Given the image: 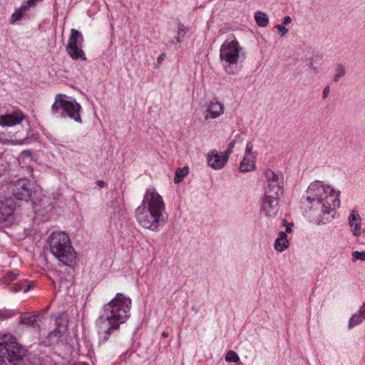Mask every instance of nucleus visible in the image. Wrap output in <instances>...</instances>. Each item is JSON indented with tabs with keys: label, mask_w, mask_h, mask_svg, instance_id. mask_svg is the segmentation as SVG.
<instances>
[{
	"label": "nucleus",
	"mask_w": 365,
	"mask_h": 365,
	"mask_svg": "<svg viewBox=\"0 0 365 365\" xmlns=\"http://www.w3.org/2000/svg\"><path fill=\"white\" fill-rule=\"evenodd\" d=\"M275 27L278 30L279 34L280 35L281 37H284V36H286L289 31V30L284 25L282 24H277L276 25Z\"/></svg>",
	"instance_id": "27"
},
{
	"label": "nucleus",
	"mask_w": 365,
	"mask_h": 365,
	"mask_svg": "<svg viewBox=\"0 0 365 365\" xmlns=\"http://www.w3.org/2000/svg\"><path fill=\"white\" fill-rule=\"evenodd\" d=\"M28 10L29 9H27L26 6L23 3L21 6L19 8H16L14 12L11 14L10 23L13 24L17 21L21 20Z\"/></svg>",
	"instance_id": "17"
},
{
	"label": "nucleus",
	"mask_w": 365,
	"mask_h": 365,
	"mask_svg": "<svg viewBox=\"0 0 365 365\" xmlns=\"http://www.w3.org/2000/svg\"><path fill=\"white\" fill-rule=\"evenodd\" d=\"M37 315L23 314L20 317L21 324L31 326L36 321Z\"/></svg>",
	"instance_id": "20"
},
{
	"label": "nucleus",
	"mask_w": 365,
	"mask_h": 365,
	"mask_svg": "<svg viewBox=\"0 0 365 365\" xmlns=\"http://www.w3.org/2000/svg\"><path fill=\"white\" fill-rule=\"evenodd\" d=\"M225 360L227 362H237L239 361V356L235 351L230 350L227 353Z\"/></svg>",
	"instance_id": "24"
},
{
	"label": "nucleus",
	"mask_w": 365,
	"mask_h": 365,
	"mask_svg": "<svg viewBox=\"0 0 365 365\" xmlns=\"http://www.w3.org/2000/svg\"><path fill=\"white\" fill-rule=\"evenodd\" d=\"M187 174L188 170L187 168H178L175 171L174 182L175 183L180 182Z\"/></svg>",
	"instance_id": "21"
},
{
	"label": "nucleus",
	"mask_w": 365,
	"mask_h": 365,
	"mask_svg": "<svg viewBox=\"0 0 365 365\" xmlns=\"http://www.w3.org/2000/svg\"><path fill=\"white\" fill-rule=\"evenodd\" d=\"M131 299L121 293L103 305V314L96 319V327L101 342L106 341L112 331L118 329L120 325L130 316Z\"/></svg>",
	"instance_id": "1"
},
{
	"label": "nucleus",
	"mask_w": 365,
	"mask_h": 365,
	"mask_svg": "<svg viewBox=\"0 0 365 365\" xmlns=\"http://www.w3.org/2000/svg\"><path fill=\"white\" fill-rule=\"evenodd\" d=\"M240 50L239 43L235 38L230 41H226L220 47V60L228 65L237 63Z\"/></svg>",
	"instance_id": "9"
},
{
	"label": "nucleus",
	"mask_w": 365,
	"mask_h": 365,
	"mask_svg": "<svg viewBox=\"0 0 365 365\" xmlns=\"http://www.w3.org/2000/svg\"><path fill=\"white\" fill-rule=\"evenodd\" d=\"M26 354V350L20 345L16 339L9 334L3 336L0 342V356L10 363L16 364Z\"/></svg>",
	"instance_id": "7"
},
{
	"label": "nucleus",
	"mask_w": 365,
	"mask_h": 365,
	"mask_svg": "<svg viewBox=\"0 0 365 365\" xmlns=\"http://www.w3.org/2000/svg\"><path fill=\"white\" fill-rule=\"evenodd\" d=\"M228 156L226 154H219L215 152H211L207 155L208 165L215 170L221 169L227 161Z\"/></svg>",
	"instance_id": "13"
},
{
	"label": "nucleus",
	"mask_w": 365,
	"mask_h": 365,
	"mask_svg": "<svg viewBox=\"0 0 365 365\" xmlns=\"http://www.w3.org/2000/svg\"><path fill=\"white\" fill-rule=\"evenodd\" d=\"M165 203L154 188L147 189L140 206L135 210L138 222L145 229L158 232L167 220L165 217Z\"/></svg>",
	"instance_id": "2"
},
{
	"label": "nucleus",
	"mask_w": 365,
	"mask_h": 365,
	"mask_svg": "<svg viewBox=\"0 0 365 365\" xmlns=\"http://www.w3.org/2000/svg\"><path fill=\"white\" fill-rule=\"evenodd\" d=\"M81 106L75 99H71L62 93L56 96L55 102L52 105V110L54 113L61 112L63 115L68 116L78 123L81 122Z\"/></svg>",
	"instance_id": "6"
},
{
	"label": "nucleus",
	"mask_w": 365,
	"mask_h": 365,
	"mask_svg": "<svg viewBox=\"0 0 365 365\" xmlns=\"http://www.w3.org/2000/svg\"><path fill=\"white\" fill-rule=\"evenodd\" d=\"M51 253L65 265H70L76 259V252L73 248L68 234L63 231L51 232L47 240Z\"/></svg>",
	"instance_id": "5"
},
{
	"label": "nucleus",
	"mask_w": 365,
	"mask_h": 365,
	"mask_svg": "<svg viewBox=\"0 0 365 365\" xmlns=\"http://www.w3.org/2000/svg\"><path fill=\"white\" fill-rule=\"evenodd\" d=\"M96 183L101 187H103L104 186V182L102 180H97Z\"/></svg>",
	"instance_id": "38"
},
{
	"label": "nucleus",
	"mask_w": 365,
	"mask_h": 365,
	"mask_svg": "<svg viewBox=\"0 0 365 365\" xmlns=\"http://www.w3.org/2000/svg\"><path fill=\"white\" fill-rule=\"evenodd\" d=\"M346 73L345 68L343 65L339 64L335 69V74L334 76V81L337 82L339 79L344 76Z\"/></svg>",
	"instance_id": "22"
},
{
	"label": "nucleus",
	"mask_w": 365,
	"mask_h": 365,
	"mask_svg": "<svg viewBox=\"0 0 365 365\" xmlns=\"http://www.w3.org/2000/svg\"><path fill=\"white\" fill-rule=\"evenodd\" d=\"M255 19L257 24L260 27H266L269 23V17L265 13L257 11L255 14Z\"/></svg>",
	"instance_id": "18"
},
{
	"label": "nucleus",
	"mask_w": 365,
	"mask_h": 365,
	"mask_svg": "<svg viewBox=\"0 0 365 365\" xmlns=\"http://www.w3.org/2000/svg\"><path fill=\"white\" fill-rule=\"evenodd\" d=\"M289 246V241L286 232H279L278 237L274 242V248L279 251L282 252L286 250Z\"/></svg>",
	"instance_id": "15"
},
{
	"label": "nucleus",
	"mask_w": 365,
	"mask_h": 365,
	"mask_svg": "<svg viewBox=\"0 0 365 365\" xmlns=\"http://www.w3.org/2000/svg\"><path fill=\"white\" fill-rule=\"evenodd\" d=\"M360 316L362 321L365 320V304H364L359 309V312L356 313Z\"/></svg>",
	"instance_id": "31"
},
{
	"label": "nucleus",
	"mask_w": 365,
	"mask_h": 365,
	"mask_svg": "<svg viewBox=\"0 0 365 365\" xmlns=\"http://www.w3.org/2000/svg\"><path fill=\"white\" fill-rule=\"evenodd\" d=\"M24 287L21 284H15L13 287H11V289L14 292H17L21 290L24 291Z\"/></svg>",
	"instance_id": "32"
},
{
	"label": "nucleus",
	"mask_w": 365,
	"mask_h": 365,
	"mask_svg": "<svg viewBox=\"0 0 365 365\" xmlns=\"http://www.w3.org/2000/svg\"><path fill=\"white\" fill-rule=\"evenodd\" d=\"M267 187L264 191L262 208L268 217L274 216L279 210V202L283 195V178L272 170L264 171Z\"/></svg>",
	"instance_id": "4"
},
{
	"label": "nucleus",
	"mask_w": 365,
	"mask_h": 365,
	"mask_svg": "<svg viewBox=\"0 0 365 365\" xmlns=\"http://www.w3.org/2000/svg\"><path fill=\"white\" fill-rule=\"evenodd\" d=\"M351 255H352V260L354 262H356L357 260L365 261V251H362V252L354 251L352 252Z\"/></svg>",
	"instance_id": "25"
},
{
	"label": "nucleus",
	"mask_w": 365,
	"mask_h": 365,
	"mask_svg": "<svg viewBox=\"0 0 365 365\" xmlns=\"http://www.w3.org/2000/svg\"><path fill=\"white\" fill-rule=\"evenodd\" d=\"M162 335H163L164 337L168 336V334H167L166 333H165V332H163V333L162 334Z\"/></svg>",
	"instance_id": "39"
},
{
	"label": "nucleus",
	"mask_w": 365,
	"mask_h": 365,
	"mask_svg": "<svg viewBox=\"0 0 365 365\" xmlns=\"http://www.w3.org/2000/svg\"><path fill=\"white\" fill-rule=\"evenodd\" d=\"M250 151V149L249 146L247 145V148H246V156L244 158V159L242 160V161L240 163V170L242 173L250 171L251 165L250 163V160L248 158Z\"/></svg>",
	"instance_id": "19"
},
{
	"label": "nucleus",
	"mask_w": 365,
	"mask_h": 365,
	"mask_svg": "<svg viewBox=\"0 0 365 365\" xmlns=\"http://www.w3.org/2000/svg\"><path fill=\"white\" fill-rule=\"evenodd\" d=\"M33 288V285L31 284H27L26 287H24V292H29L30 289H31Z\"/></svg>",
	"instance_id": "35"
},
{
	"label": "nucleus",
	"mask_w": 365,
	"mask_h": 365,
	"mask_svg": "<svg viewBox=\"0 0 365 365\" xmlns=\"http://www.w3.org/2000/svg\"><path fill=\"white\" fill-rule=\"evenodd\" d=\"M82 34L78 30L72 29L66 46V52L72 59L86 61V54L82 50Z\"/></svg>",
	"instance_id": "8"
},
{
	"label": "nucleus",
	"mask_w": 365,
	"mask_h": 365,
	"mask_svg": "<svg viewBox=\"0 0 365 365\" xmlns=\"http://www.w3.org/2000/svg\"><path fill=\"white\" fill-rule=\"evenodd\" d=\"M282 224L284 226L286 227V230H285V232H286V235H287V233H290L292 232V228L293 227V224L292 223H287V220H284L282 221Z\"/></svg>",
	"instance_id": "30"
},
{
	"label": "nucleus",
	"mask_w": 365,
	"mask_h": 365,
	"mask_svg": "<svg viewBox=\"0 0 365 365\" xmlns=\"http://www.w3.org/2000/svg\"><path fill=\"white\" fill-rule=\"evenodd\" d=\"M234 144H235V143H234V142H231V143L229 144V145H228V147H227V150H226V153H225L227 155V154H229V153H230L232 152V148H233V147H234Z\"/></svg>",
	"instance_id": "33"
},
{
	"label": "nucleus",
	"mask_w": 365,
	"mask_h": 365,
	"mask_svg": "<svg viewBox=\"0 0 365 365\" xmlns=\"http://www.w3.org/2000/svg\"><path fill=\"white\" fill-rule=\"evenodd\" d=\"M224 112L223 105L217 101H211L206 110L205 118H216Z\"/></svg>",
	"instance_id": "14"
},
{
	"label": "nucleus",
	"mask_w": 365,
	"mask_h": 365,
	"mask_svg": "<svg viewBox=\"0 0 365 365\" xmlns=\"http://www.w3.org/2000/svg\"><path fill=\"white\" fill-rule=\"evenodd\" d=\"M15 210V205L12 200H0V224L8 220Z\"/></svg>",
	"instance_id": "12"
},
{
	"label": "nucleus",
	"mask_w": 365,
	"mask_h": 365,
	"mask_svg": "<svg viewBox=\"0 0 365 365\" xmlns=\"http://www.w3.org/2000/svg\"><path fill=\"white\" fill-rule=\"evenodd\" d=\"M165 56V53H162L161 55H160V56L158 57V61L160 63L162 61H163L164 58Z\"/></svg>",
	"instance_id": "37"
},
{
	"label": "nucleus",
	"mask_w": 365,
	"mask_h": 365,
	"mask_svg": "<svg viewBox=\"0 0 365 365\" xmlns=\"http://www.w3.org/2000/svg\"><path fill=\"white\" fill-rule=\"evenodd\" d=\"M362 319H361L360 316L358 315V314H354L349 322L348 327L349 329H352L354 327L361 324L362 322Z\"/></svg>",
	"instance_id": "23"
},
{
	"label": "nucleus",
	"mask_w": 365,
	"mask_h": 365,
	"mask_svg": "<svg viewBox=\"0 0 365 365\" xmlns=\"http://www.w3.org/2000/svg\"><path fill=\"white\" fill-rule=\"evenodd\" d=\"M329 93V87H326L323 91V97L324 98H327Z\"/></svg>",
	"instance_id": "36"
},
{
	"label": "nucleus",
	"mask_w": 365,
	"mask_h": 365,
	"mask_svg": "<svg viewBox=\"0 0 365 365\" xmlns=\"http://www.w3.org/2000/svg\"><path fill=\"white\" fill-rule=\"evenodd\" d=\"M292 22V19L290 16H286L284 18V20H283V24L284 25H287V24H289Z\"/></svg>",
	"instance_id": "34"
},
{
	"label": "nucleus",
	"mask_w": 365,
	"mask_h": 365,
	"mask_svg": "<svg viewBox=\"0 0 365 365\" xmlns=\"http://www.w3.org/2000/svg\"><path fill=\"white\" fill-rule=\"evenodd\" d=\"M186 28L185 26L182 24H179L178 29V37H177V41L180 42V38L183 37L186 33Z\"/></svg>",
	"instance_id": "26"
},
{
	"label": "nucleus",
	"mask_w": 365,
	"mask_h": 365,
	"mask_svg": "<svg viewBox=\"0 0 365 365\" xmlns=\"http://www.w3.org/2000/svg\"><path fill=\"white\" fill-rule=\"evenodd\" d=\"M17 274L14 272H11L9 273H8L5 277H4V281L6 283H9L12 281H14V279H16V277H17Z\"/></svg>",
	"instance_id": "28"
},
{
	"label": "nucleus",
	"mask_w": 365,
	"mask_h": 365,
	"mask_svg": "<svg viewBox=\"0 0 365 365\" xmlns=\"http://www.w3.org/2000/svg\"><path fill=\"white\" fill-rule=\"evenodd\" d=\"M340 191L321 181L312 182L307 190V200L317 203L324 214H330L340 206Z\"/></svg>",
	"instance_id": "3"
},
{
	"label": "nucleus",
	"mask_w": 365,
	"mask_h": 365,
	"mask_svg": "<svg viewBox=\"0 0 365 365\" xmlns=\"http://www.w3.org/2000/svg\"><path fill=\"white\" fill-rule=\"evenodd\" d=\"M56 324L58 325V327L51 331L48 335V338L51 343L57 342L58 339L63 336L66 329V327H60L58 319L56 320Z\"/></svg>",
	"instance_id": "16"
},
{
	"label": "nucleus",
	"mask_w": 365,
	"mask_h": 365,
	"mask_svg": "<svg viewBox=\"0 0 365 365\" xmlns=\"http://www.w3.org/2000/svg\"><path fill=\"white\" fill-rule=\"evenodd\" d=\"M349 225L354 236H361L364 230L361 226V218L356 210H352L348 217Z\"/></svg>",
	"instance_id": "11"
},
{
	"label": "nucleus",
	"mask_w": 365,
	"mask_h": 365,
	"mask_svg": "<svg viewBox=\"0 0 365 365\" xmlns=\"http://www.w3.org/2000/svg\"><path fill=\"white\" fill-rule=\"evenodd\" d=\"M43 0H27L24 4L26 6L27 9H29L31 7L36 6V2L42 1Z\"/></svg>",
	"instance_id": "29"
},
{
	"label": "nucleus",
	"mask_w": 365,
	"mask_h": 365,
	"mask_svg": "<svg viewBox=\"0 0 365 365\" xmlns=\"http://www.w3.org/2000/svg\"><path fill=\"white\" fill-rule=\"evenodd\" d=\"M12 192L16 198L28 200L31 196V184L26 180H19L13 185Z\"/></svg>",
	"instance_id": "10"
}]
</instances>
